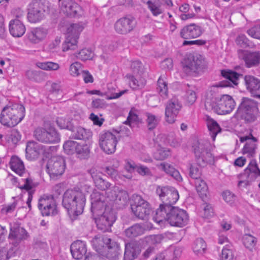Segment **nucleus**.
I'll use <instances>...</instances> for the list:
<instances>
[{
	"mask_svg": "<svg viewBox=\"0 0 260 260\" xmlns=\"http://www.w3.org/2000/svg\"><path fill=\"white\" fill-rule=\"evenodd\" d=\"M221 73L227 80L220 82L210 87L209 91L206 94L205 107L207 111L223 115L230 113L233 110L235 107V102L232 96L227 94L223 95L217 100L215 92L217 91V88L237 85L239 78L242 75L231 70H222Z\"/></svg>",
	"mask_w": 260,
	"mask_h": 260,
	"instance_id": "obj_1",
	"label": "nucleus"
},
{
	"mask_svg": "<svg viewBox=\"0 0 260 260\" xmlns=\"http://www.w3.org/2000/svg\"><path fill=\"white\" fill-rule=\"evenodd\" d=\"M153 219L159 224L167 220L172 226L182 227L187 223L188 216L185 210L174 206L169 210L156 211Z\"/></svg>",
	"mask_w": 260,
	"mask_h": 260,
	"instance_id": "obj_2",
	"label": "nucleus"
},
{
	"mask_svg": "<svg viewBox=\"0 0 260 260\" xmlns=\"http://www.w3.org/2000/svg\"><path fill=\"white\" fill-rule=\"evenodd\" d=\"M85 197L83 193L76 189H68L62 199V205L72 214H81L85 204Z\"/></svg>",
	"mask_w": 260,
	"mask_h": 260,
	"instance_id": "obj_3",
	"label": "nucleus"
},
{
	"mask_svg": "<svg viewBox=\"0 0 260 260\" xmlns=\"http://www.w3.org/2000/svg\"><path fill=\"white\" fill-rule=\"evenodd\" d=\"M25 116V108L15 104L5 107L0 115V122L8 127H13L19 123Z\"/></svg>",
	"mask_w": 260,
	"mask_h": 260,
	"instance_id": "obj_4",
	"label": "nucleus"
},
{
	"mask_svg": "<svg viewBox=\"0 0 260 260\" xmlns=\"http://www.w3.org/2000/svg\"><path fill=\"white\" fill-rule=\"evenodd\" d=\"M192 148L198 166L204 167L213 161L211 153L212 146L208 140H198L193 143Z\"/></svg>",
	"mask_w": 260,
	"mask_h": 260,
	"instance_id": "obj_5",
	"label": "nucleus"
},
{
	"mask_svg": "<svg viewBox=\"0 0 260 260\" xmlns=\"http://www.w3.org/2000/svg\"><path fill=\"white\" fill-rule=\"evenodd\" d=\"M257 111L256 102L253 100L243 98L235 117L238 119L243 120L246 123H251L256 119Z\"/></svg>",
	"mask_w": 260,
	"mask_h": 260,
	"instance_id": "obj_6",
	"label": "nucleus"
},
{
	"mask_svg": "<svg viewBox=\"0 0 260 260\" xmlns=\"http://www.w3.org/2000/svg\"><path fill=\"white\" fill-rule=\"evenodd\" d=\"M162 204L156 211L169 210L173 207L179 199V194L176 189L170 186H158L156 190Z\"/></svg>",
	"mask_w": 260,
	"mask_h": 260,
	"instance_id": "obj_7",
	"label": "nucleus"
},
{
	"mask_svg": "<svg viewBox=\"0 0 260 260\" xmlns=\"http://www.w3.org/2000/svg\"><path fill=\"white\" fill-rule=\"evenodd\" d=\"M91 242L96 251L101 250L105 246L108 249V256L112 259L118 258L120 254V247L115 241L106 236H95Z\"/></svg>",
	"mask_w": 260,
	"mask_h": 260,
	"instance_id": "obj_8",
	"label": "nucleus"
},
{
	"mask_svg": "<svg viewBox=\"0 0 260 260\" xmlns=\"http://www.w3.org/2000/svg\"><path fill=\"white\" fill-rule=\"evenodd\" d=\"M48 11V2L46 0H33L29 5L28 20L31 23L39 22Z\"/></svg>",
	"mask_w": 260,
	"mask_h": 260,
	"instance_id": "obj_9",
	"label": "nucleus"
},
{
	"mask_svg": "<svg viewBox=\"0 0 260 260\" xmlns=\"http://www.w3.org/2000/svg\"><path fill=\"white\" fill-rule=\"evenodd\" d=\"M131 209L136 217L143 220L147 219L151 211L149 203L138 194L132 196Z\"/></svg>",
	"mask_w": 260,
	"mask_h": 260,
	"instance_id": "obj_10",
	"label": "nucleus"
},
{
	"mask_svg": "<svg viewBox=\"0 0 260 260\" xmlns=\"http://www.w3.org/2000/svg\"><path fill=\"white\" fill-rule=\"evenodd\" d=\"M204 62L201 55H190L184 61L183 71L188 75L196 76L203 69Z\"/></svg>",
	"mask_w": 260,
	"mask_h": 260,
	"instance_id": "obj_11",
	"label": "nucleus"
},
{
	"mask_svg": "<svg viewBox=\"0 0 260 260\" xmlns=\"http://www.w3.org/2000/svg\"><path fill=\"white\" fill-rule=\"evenodd\" d=\"M34 136L38 141L45 144H52L60 141L59 134L54 128L47 130L42 127H37L34 132Z\"/></svg>",
	"mask_w": 260,
	"mask_h": 260,
	"instance_id": "obj_12",
	"label": "nucleus"
},
{
	"mask_svg": "<svg viewBox=\"0 0 260 260\" xmlns=\"http://www.w3.org/2000/svg\"><path fill=\"white\" fill-rule=\"evenodd\" d=\"M94 217L98 229L103 232L109 231L116 219L115 212L111 208L106 209L101 215Z\"/></svg>",
	"mask_w": 260,
	"mask_h": 260,
	"instance_id": "obj_13",
	"label": "nucleus"
},
{
	"mask_svg": "<svg viewBox=\"0 0 260 260\" xmlns=\"http://www.w3.org/2000/svg\"><path fill=\"white\" fill-rule=\"evenodd\" d=\"M65 161L59 156L51 157L48 161L47 171L52 179H56L62 175L65 170Z\"/></svg>",
	"mask_w": 260,
	"mask_h": 260,
	"instance_id": "obj_14",
	"label": "nucleus"
},
{
	"mask_svg": "<svg viewBox=\"0 0 260 260\" xmlns=\"http://www.w3.org/2000/svg\"><path fill=\"white\" fill-rule=\"evenodd\" d=\"M118 139L113 133L107 131L101 134L100 136V145L102 149L108 154L115 152Z\"/></svg>",
	"mask_w": 260,
	"mask_h": 260,
	"instance_id": "obj_15",
	"label": "nucleus"
},
{
	"mask_svg": "<svg viewBox=\"0 0 260 260\" xmlns=\"http://www.w3.org/2000/svg\"><path fill=\"white\" fill-rule=\"evenodd\" d=\"M136 26L135 19L130 16L122 17L114 24L115 31L120 35H126L132 31Z\"/></svg>",
	"mask_w": 260,
	"mask_h": 260,
	"instance_id": "obj_16",
	"label": "nucleus"
},
{
	"mask_svg": "<svg viewBox=\"0 0 260 260\" xmlns=\"http://www.w3.org/2000/svg\"><path fill=\"white\" fill-rule=\"evenodd\" d=\"M181 107V104L177 97L173 96L170 99L166 105L165 117L166 121L169 123H174Z\"/></svg>",
	"mask_w": 260,
	"mask_h": 260,
	"instance_id": "obj_17",
	"label": "nucleus"
},
{
	"mask_svg": "<svg viewBox=\"0 0 260 260\" xmlns=\"http://www.w3.org/2000/svg\"><path fill=\"white\" fill-rule=\"evenodd\" d=\"M38 208L43 216L54 215L57 214L56 205L53 197H43L40 199Z\"/></svg>",
	"mask_w": 260,
	"mask_h": 260,
	"instance_id": "obj_18",
	"label": "nucleus"
},
{
	"mask_svg": "<svg viewBox=\"0 0 260 260\" xmlns=\"http://www.w3.org/2000/svg\"><path fill=\"white\" fill-rule=\"evenodd\" d=\"M61 9L69 17H78L82 13L80 6L73 0H63Z\"/></svg>",
	"mask_w": 260,
	"mask_h": 260,
	"instance_id": "obj_19",
	"label": "nucleus"
},
{
	"mask_svg": "<svg viewBox=\"0 0 260 260\" xmlns=\"http://www.w3.org/2000/svg\"><path fill=\"white\" fill-rule=\"evenodd\" d=\"M21 15L11 20L9 24V30L10 34L16 38L22 36L25 32V26L21 20Z\"/></svg>",
	"mask_w": 260,
	"mask_h": 260,
	"instance_id": "obj_20",
	"label": "nucleus"
},
{
	"mask_svg": "<svg viewBox=\"0 0 260 260\" xmlns=\"http://www.w3.org/2000/svg\"><path fill=\"white\" fill-rule=\"evenodd\" d=\"M95 186L100 190H106L111 188L112 184L103 178L102 173L94 168L88 170Z\"/></svg>",
	"mask_w": 260,
	"mask_h": 260,
	"instance_id": "obj_21",
	"label": "nucleus"
},
{
	"mask_svg": "<svg viewBox=\"0 0 260 260\" xmlns=\"http://www.w3.org/2000/svg\"><path fill=\"white\" fill-rule=\"evenodd\" d=\"M203 33L201 27L194 24L184 26L181 30L180 35L181 38L187 40L196 38L200 36Z\"/></svg>",
	"mask_w": 260,
	"mask_h": 260,
	"instance_id": "obj_22",
	"label": "nucleus"
},
{
	"mask_svg": "<svg viewBox=\"0 0 260 260\" xmlns=\"http://www.w3.org/2000/svg\"><path fill=\"white\" fill-rule=\"evenodd\" d=\"M47 34L46 29L43 27H36L27 32V38L30 43L36 44L43 41Z\"/></svg>",
	"mask_w": 260,
	"mask_h": 260,
	"instance_id": "obj_23",
	"label": "nucleus"
},
{
	"mask_svg": "<svg viewBox=\"0 0 260 260\" xmlns=\"http://www.w3.org/2000/svg\"><path fill=\"white\" fill-rule=\"evenodd\" d=\"M71 252L74 258L79 260L86 256L87 248L85 244L80 240L73 242L70 247Z\"/></svg>",
	"mask_w": 260,
	"mask_h": 260,
	"instance_id": "obj_24",
	"label": "nucleus"
},
{
	"mask_svg": "<svg viewBox=\"0 0 260 260\" xmlns=\"http://www.w3.org/2000/svg\"><path fill=\"white\" fill-rule=\"evenodd\" d=\"M139 246L135 242L125 244L123 260H134L140 253Z\"/></svg>",
	"mask_w": 260,
	"mask_h": 260,
	"instance_id": "obj_25",
	"label": "nucleus"
},
{
	"mask_svg": "<svg viewBox=\"0 0 260 260\" xmlns=\"http://www.w3.org/2000/svg\"><path fill=\"white\" fill-rule=\"evenodd\" d=\"M243 59L247 68L257 66L260 63V52L245 51L243 54Z\"/></svg>",
	"mask_w": 260,
	"mask_h": 260,
	"instance_id": "obj_26",
	"label": "nucleus"
},
{
	"mask_svg": "<svg viewBox=\"0 0 260 260\" xmlns=\"http://www.w3.org/2000/svg\"><path fill=\"white\" fill-rule=\"evenodd\" d=\"M244 81L247 89L252 94L260 92V80L251 75H246Z\"/></svg>",
	"mask_w": 260,
	"mask_h": 260,
	"instance_id": "obj_27",
	"label": "nucleus"
},
{
	"mask_svg": "<svg viewBox=\"0 0 260 260\" xmlns=\"http://www.w3.org/2000/svg\"><path fill=\"white\" fill-rule=\"evenodd\" d=\"M240 141L241 142H246L243 149V153L247 154L248 156H252L255 153L256 139L253 137L250 138L249 136H245L241 137Z\"/></svg>",
	"mask_w": 260,
	"mask_h": 260,
	"instance_id": "obj_28",
	"label": "nucleus"
},
{
	"mask_svg": "<svg viewBox=\"0 0 260 260\" xmlns=\"http://www.w3.org/2000/svg\"><path fill=\"white\" fill-rule=\"evenodd\" d=\"M108 198H110V200L115 201V203L120 206H124L128 200L127 193L122 190H118L114 196L108 195Z\"/></svg>",
	"mask_w": 260,
	"mask_h": 260,
	"instance_id": "obj_29",
	"label": "nucleus"
},
{
	"mask_svg": "<svg viewBox=\"0 0 260 260\" xmlns=\"http://www.w3.org/2000/svg\"><path fill=\"white\" fill-rule=\"evenodd\" d=\"M10 166L12 170L20 176H21L25 172V167L23 161L17 156L12 157Z\"/></svg>",
	"mask_w": 260,
	"mask_h": 260,
	"instance_id": "obj_30",
	"label": "nucleus"
},
{
	"mask_svg": "<svg viewBox=\"0 0 260 260\" xmlns=\"http://www.w3.org/2000/svg\"><path fill=\"white\" fill-rule=\"evenodd\" d=\"M166 80L165 75H161L157 81V91L164 99H167L168 96V83Z\"/></svg>",
	"mask_w": 260,
	"mask_h": 260,
	"instance_id": "obj_31",
	"label": "nucleus"
},
{
	"mask_svg": "<svg viewBox=\"0 0 260 260\" xmlns=\"http://www.w3.org/2000/svg\"><path fill=\"white\" fill-rule=\"evenodd\" d=\"M74 133L73 138L75 139L87 140L92 136V132L82 127H78L76 128L74 126Z\"/></svg>",
	"mask_w": 260,
	"mask_h": 260,
	"instance_id": "obj_32",
	"label": "nucleus"
},
{
	"mask_svg": "<svg viewBox=\"0 0 260 260\" xmlns=\"http://www.w3.org/2000/svg\"><path fill=\"white\" fill-rule=\"evenodd\" d=\"M38 144L34 141L29 142L26 148V157L30 159L37 158L40 154L39 150L37 148Z\"/></svg>",
	"mask_w": 260,
	"mask_h": 260,
	"instance_id": "obj_33",
	"label": "nucleus"
},
{
	"mask_svg": "<svg viewBox=\"0 0 260 260\" xmlns=\"http://www.w3.org/2000/svg\"><path fill=\"white\" fill-rule=\"evenodd\" d=\"M145 229L140 224H135L125 231V235L129 238H133L143 234Z\"/></svg>",
	"mask_w": 260,
	"mask_h": 260,
	"instance_id": "obj_34",
	"label": "nucleus"
},
{
	"mask_svg": "<svg viewBox=\"0 0 260 260\" xmlns=\"http://www.w3.org/2000/svg\"><path fill=\"white\" fill-rule=\"evenodd\" d=\"M9 236L12 239L21 240L27 237V232L24 229L21 227L12 228L11 229Z\"/></svg>",
	"mask_w": 260,
	"mask_h": 260,
	"instance_id": "obj_35",
	"label": "nucleus"
},
{
	"mask_svg": "<svg viewBox=\"0 0 260 260\" xmlns=\"http://www.w3.org/2000/svg\"><path fill=\"white\" fill-rule=\"evenodd\" d=\"M91 211L93 216L101 215L105 211L106 209L110 208L108 206V201L99 203H92Z\"/></svg>",
	"mask_w": 260,
	"mask_h": 260,
	"instance_id": "obj_36",
	"label": "nucleus"
},
{
	"mask_svg": "<svg viewBox=\"0 0 260 260\" xmlns=\"http://www.w3.org/2000/svg\"><path fill=\"white\" fill-rule=\"evenodd\" d=\"M76 149L77 150L75 153L78 158L85 159L89 157L90 149L87 144L78 143Z\"/></svg>",
	"mask_w": 260,
	"mask_h": 260,
	"instance_id": "obj_37",
	"label": "nucleus"
},
{
	"mask_svg": "<svg viewBox=\"0 0 260 260\" xmlns=\"http://www.w3.org/2000/svg\"><path fill=\"white\" fill-rule=\"evenodd\" d=\"M84 28V24L82 22L72 24L68 28L67 35H71L72 37L76 38V39L78 40L79 36Z\"/></svg>",
	"mask_w": 260,
	"mask_h": 260,
	"instance_id": "obj_38",
	"label": "nucleus"
},
{
	"mask_svg": "<svg viewBox=\"0 0 260 260\" xmlns=\"http://www.w3.org/2000/svg\"><path fill=\"white\" fill-rule=\"evenodd\" d=\"M207 125L210 132L211 137L214 141L217 134L221 132V129L217 122L212 119H209L208 120Z\"/></svg>",
	"mask_w": 260,
	"mask_h": 260,
	"instance_id": "obj_39",
	"label": "nucleus"
},
{
	"mask_svg": "<svg viewBox=\"0 0 260 260\" xmlns=\"http://www.w3.org/2000/svg\"><path fill=\"white\" fill-rule=\"evenodd\" d=\"M256 174L260 176V170L258 169L256 161L252 160L247 168L244 170L243 175L247 178H252Z\"/></svg>",
	"mask_w": 260,
	"mask_h": 260,
	"instance_id": "obj_40",
	"label": "nucleus"
},
{
	"mask_svg": "<svg viewBox=\"0 0 260 260\" xmlns=\"http://www.w3.org/2000/svg\"><path fill=\"white\" fill-rule=\"evenodd\" d=\"M196 190L200 197L203 199L206 196L208 187L205 181L201 178L194 180Z\"/></svg>",
	"mask_w": 260,
	"mask_h": 260,
	"instance_id": "obj_41",
	"label": "nucleus"
},
{
	"mask_svg": "<svg viewBox=\"0 0 260 260\" xmlns=\"http://www.w3.org/2000/svg\"><path fill=\"white\" fill-rule=\"evenodd\" d=\"M160 167L166 173L173 177L176 180L179 181L182 180L179 172L170 164L162 163L160 164Z\"/></svg>",
	"mask_w": 260,
	"mask_h": 260,
	"instance_id": "obj_42",
	"label": "nucleus"
},
{
	"mask_svg": "<svg viewBox=\"0 0 260 260\" xmlns=\"http://www.w3.org/2000/svg\"><path fill=\"white\" fill-rule=\"evenodd\" d=\"M77 48V40L76 38L67 35L66 40L62 44V51H67L70 50H75Z\"/></svg>",
	"mask_w": 260,
	"mask_h": 260,
	"instance_id": "obj_43",
	"label": "nucleus"
},
{
	"mask_svg": "<svg viewBox=\"0 0 260 260\" xmlns=\"http://www.w3.org/2000/svg\"><path fill=\"white\" fill-rule=\"evenodd\" d=\"M37 66L40 69L45 71H57L60 68L58 63L52 62H39L37 63Z\"/></svg>",
	"mask_w": 260,
	"mask_h": 260,
	"instance_id": "obj_44",
	"label": "nucleus"
},
{
	"mask_svg": "<svg viewBox=\"0 0 260 260\" xmlns=\"http://www.w3.org/2000/svg\"><path fill=\"white\" fill-rule=\"evenodd\" d=\"M78 144V143L76 141L68 140L63 144V150L68 154H73L76 153Z\"/></svg>",
	"mask_w": 260,
	"mask_h": 260,
	"instance_id": "obj_45",
	"label": "nucleus"
},
{
	"mask_svg": "<svg viewBox=\"0 0 260 260\" xmlns=\"http://www.w3.org/2000/svg\"><path fill=\"white\" fill-rule=\"evenodd\" d=\"M206 247V244L203 239H198L194 242L193 250L197 255L203 254L205 252Z\"/></svg>",
	"mask_w": 260,
	"mask_h": 260,
	"instance_id": "obj_46",
	"label": "nucleus"
},
{
	"mask_svg": "<svg viewBox=\"0 0 260 260\" xmlns=\"http://www.w3.org/2000/svg\"><path fill=\"white\" fill-rule=\"evenodd\" d=\"M243 244L250 250H252L257 242L255 237L249 234H246L243 238Z\"/></svg>",
	"mask_w": 260,
	"mask_h": 260,
	"instance_id": "obj_47",
	"label": "nucleus"
},
{
	"mask_svg": "<svg viewBox=\"0 0 260 260\" xmlns=\"http://www.w3.org/2000/svg\"><path fill=\"white\" fill-rule=\"evenodd\" d=\"M56 123L60 128L74 131V125L73 124L63 117H58L56 119Z\"/></svg>",
	"mask_w": 260,
	"mask_h": 260,
	"instance_id": "obj_48",
	"label": "nucleus"
},
{
	"mask_svg": "<svg viewBox=\"0 0 260 260\" xmlns=\"http://www.w3.org/2000/svg\"><path fill=\"white\" fill-rule=\"evenodd\" d=\"M21 189H25L28 191V197L27 202H31L32 199V193L34 191L31 190L32 188V180L30 178H26L25 179L24 184L20 187Z\"/></svg>",
	"mask_w": 260,
	"mask_h": 260,
	"instance_id": "obj_49",
	"label": "nucleus"
},
{
	"mask_svg": "<svg viewBox=\"0 0 260 260\" xmlns=\"http://www.w3.org/2000/svg\"><path fill=\"white\" fill-rule=\"evenodd\" d=\"M171 155L169 149L165 148L158 149L154 154V157L156 160H164Z\"/></svg>",
	"mask_w": 260,
	"mask_h": 260,
	"instance_id": "obj_50",
	"label": "nucleus"
},
{
	"mask_svg": "<svg viewBox=\"0 0 260 260\" xmlns=\"http://www.w3.org/2000/svg\"><path fill=\"white\" fill-rule=\"evenodd\" d=\"M43 73L40 71L28 70L26 72V76L30 80L36 82L42 79Z\"/></svg>",
	"mask_w": 260,
	"mask_h": 260,
	"instance_id": "obj_51",
	"label": "nucleus"
},
{
	"mask_svg": "<svg viewBox=\"0 0 260 260\" xmlns=\"http://www.w3.org/2000/svg\"><path fill=\"white\" fill-rule=\"evenodd\" d=\"M93 53L89 49H83L80 51L77 54L76 57L82 60H86L92 59Z\"/></svg>",
	"mask_w": 260,
	"mask_h": 260,
	"instance_id": "obj_52",
	"label": "nucleus"
},
{
	"mask_svg": "<svg viewBox=\"0 0 260 260\" xmlns=\"http://www.w3.org/2000/svg\"><path fill=\"white\" fill-rule=\"evenodd\" d=\"M108 91H109L111 93V95L108 96L107 99L109 100L117 99L120 97L122 94L127 92V90H123L119 92L115 93L114 91H116V86L112 84H109L107 86Z\"/></svg>",
	"mask_w": 260,
	"mask_h": 260,
	"instance_id": "obj_53",
	"label": "nucleus"
},
{
	"mask_svg": "<svg viewBox=\"0 0 260 260\" xmlns=\"http://www.w3.org/2000/svg\"><path fill=\"white\" fill-rule=\"evenodd\" d=\"M91 203H99L101 202H105L107 201L106 197L101 192L94 190L90 195Z\"/></svg>",
	"mask_w": 260,
	"mask_h": 260,
	"instance_id": "obj_54",
	"label": "nucleus"
},
{
	"mask_svg": "<svg viewBox=\"0 0 260 260\" xmlns=\"http://www.w3.org/2000/svg\"><path fill=\"white\" fill-rule=\"evenodd\" d=\"M147 117V123L148 129H153L157 126L158 121L156 117L153 114L149 113L146 114Z\"/></svg>",
	"mask_w": 260,
	"mask_h": 260,
	"instance_id": "obj_55",
	"label": "nucleus"
},
{
	"mask_svg": "<svg viewBox=\"0 0 260 260\" xmlns=\"http://www.w3.org/2000/svg\"><path fill=\"white\" fill-rule=\"evenodd\" d=\"M82 69V64L76 61L70 65V73L73 77H77L80 75V72Z\"/></svg>",
	"mask_w": 260,
	"mask_h": 260,
	"instance_id": "obj_56",
	"label": "nucleus"
},
{
	"mask_svg": "<svg viewBox=\"0 0 260 260\" xmlns=\"http://www.w3.org/2000/svg\"><path fill=\"white\" fill-rule=\"evenodd\" d=\"M185 98L187 104L192 105L196 101L197 96L194 90L188 89L186 91Z\"/></svg>",
	"mask_w": 260,
	"mask_h": 260,
	"instance_id": "obj_57",
	"label": "nucleus"
},
{
	"mask_svg": "<svg viewBox=\"0 0 260 260\" xmlns=\"http://www.w3.org/2000/svg\"><path fill=\"white\" fill-rule=\"evenodd\" d=\"M21 137V136L18 131L16 129H13L11 132L8 141L15 145L20 140Z\"/></svg>",
	"mask_w": 260,
	"mask_h": 260,
	"instance_id": "obj_58",
	"label": "nucleus"
},
{
	"mask_svg": "<svg viewBox=\"0 0 260 260\" xmlns=\"http://www.w3.org/2000/svg\"><path fill=\"white\" fill-rule=\"evenodd\" d=\"M126 77L129 79V85L132 88L135 89L137 88H141L142 87L144 84V82H139L138 80L134 77L133 75H127Z\"/></svg>",
	"mask_w": 260,
	"mask_h": 260,
	"instance_id": "obj_59",
	"label": "nucleus"
},
{
	"mask_svg": "<svg viewBox=\"0 0 260 260\" xmlns=\"http://www.w3.org/2000/svg\"><path fill=\"white\" fill-rule=\"evenodd\" d=\"M201 170L195 165H191L189 171V176L196 180L201 178Z\"/></svg>",
	"mask_w": 260,
	"mask_h": 260,
	"instance_id": "obj_60",
	"label": "nucleus"
},
{
	"mask_svg": "<svg viewBox=\"0 0 260 260\" xmlns=\"http://www.w3.org/2000/svg\"><path fill=\"white\" fill-rule=\"evenodd\" d=\"M247 32L251 37L260 40V24L255 25L248 29Z\"/></svg>",
	"mask_w": 260,
	"mask_h": 260,
	"instance_id": "obj_61",
	"label": "nucleus"
},
{
	"mask_svg": "<svg viewBox=\"0 0 260 260\" xmlns=\"http://www.w3.org/2000/svg\"><path fill=\"white\" fill-rule=\"evenodd\" d=\"M148 8L150 9L154 16H157L162 13V11L160 7L156 6L154 3H152L151 1H148L147 2Z\"/></svg>",
	"mask_w": 260,
	"mask_h": 260,
	"instance_id": "obj_62",
	"label": "nucleus"
},
{
	"mask_svg": "<svg viewBox=\"0 0 260 260\" xmlns=\"http://www.w3.org/2000/svg\"><path fill=\"white\" fill-rule=\"evenodd\" d=\"M234 254L232 250L224 248L222 249L221 260H233Z\"/></svg>",
	"mask_w": 260,
	"mask_h": 260,
	"instance_id": "obj_63",
	"label": "nucleus"
},
{
	"mask_svg": "<svg viewBox=\"0 0 260 260\" xmlns=\"http://www.w3.org/2000/svg\"><path fill=\"white\" fill-rule=\"evenodd\" d=\"M236 43L242 47H246L249 46V41L246 37L243 34L240 35L236 40Z\"/></svg>",
	"mask_w": 260,
	"mask_h": 260,
	"instance_id": "obj_64",
	"label": "nucleus"
}]
</instances>
